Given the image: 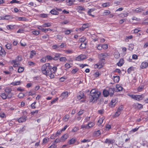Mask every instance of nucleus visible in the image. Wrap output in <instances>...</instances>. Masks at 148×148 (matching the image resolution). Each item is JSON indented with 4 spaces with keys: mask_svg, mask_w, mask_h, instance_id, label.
Listing matches in <instances>:
<instances>
[{
    "mask_svg": "<svg viewBox=\"0 0 148 148\" xmlns=\"http://www.w3.org/2000/svg\"><path fill=\"white\" fill-rule=\"evenodd\" d=\"M52 66L49 63H47L43 65L41 68L42 73L43 74L47 76L48 73L51 70Z\"/></svg>",
    "mask_w": 148,
    "mask_h": 148,
    "instance_id": "2",
    "label": "nucleus"
},
{
    "mask_svg": "<svg viewBox=\"0 0 148 148\" xmlns=\"http://www.w3.org/2000/svg\"><path fill=\"white\" fill-rule=\"evenodd\" d=\"M110 13V11L109 10H105L104 12L103 13V15H107Z\"/></svg>",
    "mask_w": 148,
    "mask_h": 148,
    "instance_id": "35",
    "label": "nucleus"
},
{
    "mask_svg": "<svg viewBox=\"0 0 148 148\" xmlns=\"http://www.w3.org/2000/svg\"><path fill=\"white\" fill-rule=\"evenodd\" d=\"M79 69L77 68H75V69H73L71 71V73L73 74H75L78 71Z\"/></svg>",
    "mask_w": 148,
    "mask_h": 148,
    "instance_id": "30",
    "label": "nucleus"
},
{
    "mask_svg": "<svg viewBox=\"0 0 148 148\" xmlns=\"http://www.w3.org/2000/svg\"><path fill=\"white\" fill-rule=\"evenodd\" d=\"M66 69H68L71 68V66L70 64L68 63H66L64 65Z\"/></svg>",
    "mask_w": 148,
    "mask_h": 148,
    "instance_id": "55",
    "label": "nucleus"
},
{
    "mask_svg": "<svg viewBox=\"0 0 148 148\" xmlns=\"http://www.w3.org/2000/svg\"><path fill=\"white\" fill-rule=\"evenodd\" d=\"M59 60L61 62H65L67 60V59L65 57H62L60 58Z\"/></svg>",
    "mask_w": 148,
    "mask_h": 148,
    "instance_id": "36",
    "label": "nucleus"
},
{
    "mask_svg": "<svg viewBox=\"0 0 148 148\" xmlns=\"http://www.w3.org/2000/svg\"><path fill=\"white\" fill-rule=\"evenodd\" d=\"M50 12L53 15H58L59 14V12L54 9L51 10Z\"/></svg>",
    "mask_w": 148,
    "mask_h": 148,
    "instance_id": "16",
    "label": "nucleus"
},
{
    "mask_svg": "<svg viewBox=\"0 0 148 148\" xmlns=\"http://www.w3.org/2000/svg\"><path fill=\"white\" fill-rule=\"evenodd\" d=\"M116 91L117 92L122 91L123 89V88L119 84L116 85Z\"/></svg>",
    "mask_w": 148,
    "mask_h": 148,
    "instance_id": "17",
    "label": "nucleus"
},
{
    "mask_svg": "<svg viewBox=\"0 0 148 148\" xmlns=\"http://www.w3.org/2000/svg\"><path fill=\"white\" fill-rule=\"evenodd\" d=\"M86 40V38L84 37H83L81 38H80L79 39V41L81 42L82 43L84 42V41H85Z\"/></svg>",
    "mask_w": 148,
    "mask_h": 148,
    "instance_id": "37",
    "label": "nucleus"
},
{
    "mask_svg": "<svg viewBox=\"0 0 148 148\" xmlns=\"http://www.w3.org/2000/svg\"><path fill=\"white\" fill-rule=\"evenodd\" d=\"M21 82L20 81H18L12 82L11 84L13 86H16L19 85L21 84Z\"/></svg>",
    "mask_w": 148,
    "mask_h": 148,
    "instance_id": "24",
    "label": "nucleus"
},
{
    "mask_svg": "<svg viewBox=\"0 0 148 148\" xmlns=\"http://www.w3.org/2000/svg\"><path fill=\"white\" fill-rule=\"evenodd\" d=\"M89 27V25L88 23L84 24L83 25V28L86 29Z\"/></svg>",
    "mask_w": 148,
    "mask_h": 148,
    "instance_id": "40",
    "label": "nucleus"
},
{
    "mask_svg": "<svg viewBox=\"0 0 148 148\" xmlns=\"http://www.w3.org/2000/svg\"><path fill=\"white\" fill-rule=\"evenodd\" d=\"M77 96V99L79 100L82 98H84L85 97L84 93L82 92H80Z\"/></svg>",
    "mask_w": 148,
    "mask_h": 148,
    "instance_id": "8",
    "label": "nucleus"
},
{
    "mask_svg": "<svg viewBox=\"0 0 148 148\" xmlns=\"http://www.w3.org/2000/svg\"><path fill=\"white\" fill-rule=\"evenodd\" d=\"M25 95L24 93L21 92L18 95V97L20 98H23Z\"/></svg>",
    "mask_w": 148,
    "mask_h": 148,
    "instance_id": "41",
    "label": "nucleus"
},
{
    "mask_svg": "<svg viewBox=\"0 0 148 148\" xmlns=\"http://www.w3.org/2000/svg\"><path fill=\"white\" fill-rule=\"evenodd\" d=\"M134 106L137 107V108L139 109H141L143 108V106L142 105L138 103H134Z\"/></svg>",
    "mask_w": 148,
    "mask_h": 148,
    "instance_id": "23",
    "label": "nucleus"
},
{
    "mask_svg": "<svg viewBox=\"0 0 148 148\" xmlns=\"http://www.w3.org/2000/svg\"><path fill=\"white\" fill-rule=\"evenodd\" d=\"M36 54V52L35 51L32 50L30 52V58H32Z\"/></svg>",
    "mask_w": 148,
    "mask_h": 148,
    "instance_id": "34",
    "label": "nucleus"
},
{
    "mask_svg": "<svg viewBox=\"0 0 148 148\" xmlns=\"http://www.w3.org/2000/svg\"><path fill=\"white\" fill-rule=\"evenodd\" d=\"M51 26V24L49 23H44L42 25V26L44 27H49Z\"/></svg>",
    "mask_w": 148,
    "mask_h": 148,
    "instance_id": "39",
    "label": "nucleus"
},
{
    "mask_svg": "<svg viewBox=\"0 0 148 148\" xmlns=\"http://www.w3.org/2000/svg\"><path fill=\"white\" fill-rule=\"evenodd\" d=\"M46 58L49 60H53V57L49 55L47 56L46 57Z\"/></svg>",
    "mask_w": 148,
    "mask_h": 148,
    "instance_id": "52",
    "label": "nucleus"
},
{
    "mask_svg": "<svg viewBox=\"0 0 148 148\" xmlns=\"http://www.w3.org/2000/svg\"><path fill=\"white\" fill-rule=\"evenodd\" d=\"M134 70V67L132 66L130 67L127 70V72L128 73H131L132 71Z\"/></svg>",
    "mask_w": 148,
    "mask_h": 148,
    "instance_id": "49",
    "label": "nucleus"
},
{
    "mask_svg": "<svg viewBox=\"0 0 148 148\" xmlns=\"http://www.w3.org/2000/svg\"><path fill=\"white\" fill-rule=\"evenodd\" d=\"M71 32H72V31L68 29L64 31V32L65 34L68 35L70 34Z\"/></svg>",
    "mask_w": 148,
    "mask_h": 148,
    "instance_id": "44",
    "label": "nucleus"
},
{
    "mask_svg": "<svg viewBox=\"0 0 148 148\" xmlns=\"http://www.w3.org/2000/svg\"><path fill=\"white\" fill-rule=\"evenodd\" d=\"M113 79L114 83H118L120 77L119 76H114Z\"/></svg>",
    "mask_w": 148,
    "mask_h": 148,
    "instance_id": "11",
    "label": "nucleus"
},
{
    "mask_svg": "<svg viewBox=\"0 0 148 148\" xmlns=\"http://www.w3.org/2000/svg\"><path fill=\"white\" fill-rule=\"evenodd\" d=\"M51 69H52L53 71H52L53 73L56 72L57 70V68L56 66L52 67Z\"/></svg>",
    "mask_w": 148,
    "mask_h": 148,
    "instance_id": "56",
    "label": "nucleus"
},
{
    "mask_svg": "<svg viewBox=\"0 0 148 148\" xmlns=\"http://www.w3.org/2000/svg\"><path fill=\"white\" fill-rule=\"evenodd\" d=\"M86 43L85 42L82 43L79 47V48L81 49L85 48L86 47Z\"/></svg>",
    "mask_w": 148,
    "mask_h": 148,
    "instance_id": "26",
    "label": "nucleus"
},
{
    "mask_svg": "<svg viewBox=\"0 0 148 148\" xmlns=\"http://www.w3.org/2000/svg\"><path fill=\"white\" fill-rule=\"evenodd\" d=\"M93 75L95 77L97 78L99 76V72H96Z\"/></svg>",
    "mask_w": 148,
    "mask_h": 148,
    "instance_id": "58",
    "label": "nucleus"
},
{
    "mask_svg": "<svg viewBox=\"0 0 148 148\" xmlns=\"http://www.w3.org/2000/svg\"><path fill=\"white\" fill-rule=\"evenodd\" d=\"M6 53L4 49L0 46V56L2 57L4 56L5 55Z\"/></svg>",
    "mask_w": 148,
    "mask_h": 148,
    "instance_id": "7",
    "label": "nucleus"
},
{
    "mask_svg": "<svg viewBox=\"0 0 148 148\" xmlns=\"http://www.w3.org/2000/svg\"><path fill=\"white\" fill-rule=\"evenodd\" d=\"M68 137L69 136L68 134H64L61 137V141H64L68 138Z\"/></svg>",
    "mask_w": 148,
    "mask_h": 148,
    "instance_id": "12",
    "label": "nucleus"
},
{
    "mask_svg": "<svg viewBox=\"0 0 148 148\" xmlns=\"http://www.w3.org/2000/svg\"><path fill=\"white\" fill-rule=\"evenodd\" d=\"M76 141V140L75 138H72L69 140L68 143L69 145H72L74 144L75 142Z\"/></svg>",
    "mask_w": 148,
    "mask_h": 148,
    "instance_id": "15",
    "label": "nucleus"
},
{
    "mask_svg": "<svg viewBox=\"0 0 148 148\" xmlns=\"http://www.w3.org/2000/svg\"><path fill=\"white\" fill-rule=\"evenodd\" d=\"M121 114L120 111H119L118 110L115 113V117L118 116Z\"/></svg>",
    "mask_w": 148,
    "mask_h": 148,
    "instance_id": "59",
    "label": "nucleus"
},
{
    "mask_svg": "<svg viewBox=\"0 0 148 148\" xmlns=\"http://www.w3.org/2000/svg\"><path fill=\"white\" fill-rule=\"evenodd\" d=\"M70 116L68 114H66L63 118V120L65 122L67 121L69 118Z\"/></svg>",
    "mask_w": 148,
    "mask_h": 148,
    "instance_id": "19",
    "label": "nucleus"
},
{
    "mask_svg": "<svg viewBox=\"0 0 148 148\" xmlns=\"http://www.w3.org/2000/svg\"><path fill=\"white\" fill-rule=\"evenodd\" d=\"M5 91V92L7 93V94H11L12 90L10 88H6Z\"/></svg>",
    "mask_w": 148,
    "mask_h": 148,
    "instance_id": "33",
    "label": "nucleus"
},
{
    "mask_svg": "<svg viewBox=\"0 0 148 148\" xmlns=\"http://www.w3.org/2000/svg\"><path fill=\"white\" fill-rule=\"evenodd\" d=\"M86 58V56L84 55H81L79 56L76 58V60L80 61L84 60Z\"/></svg>",
    "mask_w": 148,
    "mask_h": 148,
    "instance_id": "5",
    "label": "nucleus"
},
{
    "mask_svg": "<svg viewBox=\"0 0 148 148\" xmlns=\"http://www.w3.org/2000/svg\"><path fill=\"white\" fill-rule=\"evenodd\" d=\"M101 94V92L94 89L92 90L90 92L89 97V101L93 103L96 102L98 99L100 97Z\"/></svg>",
    "mask_w": 148,
    "mask_h": 148,
    "instance_id": "1",
    "label": "nucleus"
},
{
    "mask_svg": "<svg viewBox=\"0 0 148 148\" xmlns=\"http://www.w3.org/2000/svg\"><path fill=\"white\" fill-rule=\"evenodd\" d=\"M52 31V29L50 28H48L46 29H44L43 28V29H42V31L45 32H46L48 31Z\"/></svg>",
    "mask_w": 148,
    "mask_h": 148,
    "instance_id": "42",
    "label": "nucleus"
},
{
    "mask_svg": "<svg viewBox=\"0 0 148 148\" xmlns=\"http://www.w3.org/2000/svg\"><path fill=\"white\" fill-rule=\"evenodd\" d=\"M143 11V9L140 8H136L134 10V12L136 13L140 12Z\"/></svg>",
    "mask_w": 148,
    "mask_h": 148,
    "instance_id": "27",
    "label": "nucleus"
},
{
    "mask_svg": "<svg viewBox=\"0 0 148 148\" xmlns=\"http://www.w3.org/2000/svg\"><path fill=\"white\" fill-rule=\"evenodd\" d=\"M49 139L48 138H44L43 141V143H46L49 141Z\"/></svg>",
    "mask_w": 148,
    "mask_h": 148,
    "instance_id": "46",
    "label": "nucleus"
},
{
    "mask_svg": "<svg viewBox=\"0 0 148 148\" xmlns=\"http://www.w3.org/2000/svg\"><path fill=\"white\" fill-rule=\"evenodd\" d=\"M52 48L53 49H58V48H59V46H58L57 45H53L52 46Z\"/></svg>",
    "mask_w": 148,
    "mask_h": 148,
    "instance_id": "62",
    "label": "nucleus"
},
{
    "mask_svg": "<svg viewBox=\"0 0 148 148\" xmlns=\"http://www.w3.org/2000/svg\"><path fill=\"white\" fill-rule=\"evenodd\" d=\"M56 147L57 146L54 144L50 146L49 148H56Z\"/></svg>",
    "mask_w": 148,
    "mask_h": 148,
    "instance_id": "64",
    "label": "nucleus"
},
{
    "mask_svg": "<svg viewBox=\"0 0 148 148\" xmlns=\"http://www.w3.org/2000/svg\"><path fill=\"white\" fill-rule=\"evenodd\" d=\"M130 97L133 99L137 101H139L142 99V95H132Z\"/></svg>",
    "mask_w": 148,
    "mask_h": 148,
    "instance_id": "4",
    "label": "nucleus"
},
{
    "mask_svg": "<svg viewBox=\"0 0 148 148\" xmlns=\"http://www.w3.org/2000/svg\"><path fill=\"white\" fill-rule=\"evenodd\" d=\"M51 70L48 73L47 75H49L51 79L53 78L54 77L53 74Z\"/></svg>",
    "mask_w": 148,
    "mask_h": 148,
    "instance_id": "21",
    "label": "nucleus"
},
{
    "mask_svg": "<svg viewBox=\"0 0 148 148\" xmlns=\"http://www.w3.org/2000/svg\"><path fill=\"white\" fill-rule=\"evenodd\" d=\"M116 99L113 98L112 99L110 103V106L111 107H113L116 104L115 103L116 102Z\"/></svg>",
    "mask_w": 148,
    "mask_h": 148,
    "instance_id": "14",
    "label": "nucleus"
},
{
    "mask_svg": "<svg viewBox=\"0 0 148 148\" xmlns=\"http://www.w3.org/2000/svg\"><path fill=\"white\" fill-rule=\"evenodd\" d=\"M24 71L23 67H19L18 68V73H21Z\"/></svg>",
    "mask_w": 148,
    "mask_h": 148,
    "instance_id": "45",
    "label": "nucleus"
},
{
    "mask_svg": "<svg viewBox=\"0 0 148 148\" xmlns=\"http://www.w3.org/2000/svg\"><path fill=\"white\" fill-rule=\"evenodd\" d=\"M115 90L114 88H110L108 90L109 94L110 96L112 97L113 96Z\"/></svg>",
    "mask_w": 148,
    "mask_h": 148,
    "instance_id": "9",
    "label": "nucleus"
},
{
    "mask_svg": "<svg viewBox=\"0 0 148 148\" xmlns=\"http://www.w3.org/2000/svg\"><path fill=\"white\" fill-rule=\"evenodd\" d=\"M84 110H80V111L78 112L77 114L78 116H80L82 115L83 113Z\"/></svg>",
    "mask_w": 148,
    "mask_h": 148,
    "instance_id": "53",
    "label": "nucleus"
},
{
    "mask_svg": "<svg viewBox=\"0 0 148 148\" xmlns=\"http://www.w3.org/2000/svg\"><path fill=\"white\" fill-rule=\"evenodd\" d=\"M35 92L34 91H30L28 92L29 95H33L35 94Z\"/></svg>",
    "mask_w": 148,
    "mask_h": 148,
    "instance_id": "54",
    "label": "nucleus"
},
{
    "mask_svg": "<svg viewBox=\"0 0 148 148\" xmlns=\"http://www.w3.org/2000/svg\"><path fill=\"white\" fill-rule=\"evenodd\" d=\"M61 54L59 53H56L54 56V57H53V60H57L60 58Z\"/></svg>",
    "mask_w": 148,
    "mask_h": 148,
    "instance_id": "13",
    "label": "nucleus"
},
{
    "mask_svg": "<svg viewBox=\"0 0 148 148\" xmlns=\"http://www.w3.org/2000/svg\"><path fill=\"white\" fill-rule=\"evenodd\" d=\"M148 66V63L144 61L141 64L140 67L142 69H145Z\"/></svg>",
    "mask_w": 148,
    "mask_h": 148,
    "instance_id": "10",
    "label": "nucleus"
},
{
    "mask_svg": "<svg viewBox=\"0 0 148 148\" xmlns=\"http://www.w3.org/2000/svg\"><path fill=\"white\" fill-rule=\"evenodd\" d=\"M95 125V123L92 122H90L87 124L88 127V128L90 127H93Z\"/></svg>",
    "mask_w": 148,
    "mask_h": 148,
    "instance_id": "31",
    "label": "nucleus"
},
{
    "mask_svg": "<svg viewBox=\"0 0 148 148\" xmlns=\"http://www.w3.org/2000/svg\"><path fill=\"white\" fill-rule=\"evenodd\" d=\"M0 117L1 118H4L6 117L5 114L3 113H0Z\"/></svg>",
    "mask_w": 148,
    "mask_h": 148,
    "instance_id": "61",
    "label": "nucleus"
},
{
    "mask_svg": "<svg viewBox=\"0 0 148 148\" xmlns=\"http://www.w3.org/2000/svg\"><path fill=\"white\" fill-rule=\"evenodd\" d=\"M124 63V60L123 59H120L119 62L117 63V65L120 66H121Z\"/></svg>",
    "mask_w": 148,
    "mask_h": 148,
    "instance_id": "18",
    "label": "nucleus"
},
{
    "mask_svg": "<svg viewBox=\"0 0 148 148\" xmlns=\"http://www.w3.org/2000/svg\"><path fill=\"white\" fill-rule=\"evenodd\" d=\"M144 87L143 86H140L137 89L138 91V92L141 91L142 89Z\"/></svg>",
    "mask_w": 148,
    "mask_h": 148,
    "instance_id": "57",
    "label": "nucleus"
},
{
    "mask_svg": "<svg viewBox=\"0 0 148 148\" xmlns=\"http://www.w3.org/2000/svg\"><path fill=\"white\" fill-rule=\"evenodd\" d=\"M33 34L35 35H38L40 33V32L37 31H34L32 32Z\"/></svg>",
    "mask_w": 148,
    "mask_h": 148,
    "instance_id": "50",
    "label": "nucleus"
},
{
    "mask_svg": "<svg viewBox=\"0 0 148 148\" xmlns=\"http://www.w3.org/2000/svg\"><path fill=\"white\" fill-rule=\"evenodd\" d=\"M128 15V13H122L119 15L120 17L122 18H124L125 17L127 16Z\"/></svg>",
    "mask_w": 148,
    "mask_h": 148,
    "instance_id": "32",
    "label": "nucleus"
},
{
    "mask_svg": "<svg viewBox=\"0 0 148 148\" xmlns=\"http://www.w3.org/2000/svg\"><path fill=\"white\" fill-rule=\"evenodd\" d=\"M105 143L109 144H112L114 142L113 140H112L106 139L105 141Z\"/></svg>",
    "mask_w": 148,
    "mask_h": 148,
    "instance_id": "22",
    "label": "nucleus"
},
{
    "mask_svg": "<svg viewBox=\"0 0 148 148\" xmlns=\"http://www.w3.org/2000/svg\"><path fill=\"white\" fill-rule=\"evenodd\" d=\"M66 1L68 5L70 6L73 3V2L71 0H66Z\"/></svg>",
    "mask_w": 148,
    "mask_h": 148,
    "instance_id": "38",
    "label": "nucleus"
},
{
    "mask_svg": "<svg viewBox=\"0 0 148 148\" xmlns=\"http://www.w3.org/2000/svg\"><path fill=\"white\" fill-rule=\"evenodd\" d=\"M103 94L104 97H108L109 95L108 90H104L103 91Z\"/></svg>",
    "mask_w": 148,
    "mask_h": 148,
    "instance_id": "25",
    "label": "nucleus"
},
{
    "mask_svg": "<svg viewBox=\"0 0 148 148\" xmlns=\"http://www.w3.org/2000/svg\"><path fill=\"white\" fill-rule=\"evenodd\" d=\"M68 96V93L67 92H64L62 93L61 95V97L62 98L67 97Z\"/></svg>",
    "mask_w": 148,
    "mask_h": 148,
    "instance_id": "20",
    "label": "nucleus"
},
{
    "mask_svg": "<svg viewBox=\"0 0 148 148\" xmlns=\"http://www.w3.org/2000/svg\"><path fill=\"white\" fill-rule=\"evenodd\" d=\"M23 116L18 119V121L19 123L25 122L27 119V116L25 115L26 114V111H23Z\"/></svg>",
    "mask_w": 148,
    "mask_h": 148,
    "instance_id": "3",
    "label": "nucleus"
},
{
    "mask_svg": "<svg viewBox=\"0 0 148 148\" xmlns=\"http://www.w3.org/2000/svg\"><path fill=\"white\" fill-rule=\"evenodd\" d=\"M0 96L4 99H6L7 98V95L5 93H1L0 95Z\"/></svg>",
    "mask_w": 148,
    "mask_h": 148,
    "instance_id": "29",
    "label": "nucleus"
},
{
    "mask_svg": "<svg viewBox=\"0 0 148 148\" xmlns=\"http://www.w3.org/2000/svg\"><path fill=\"white\" fill-rule=\"evenodd\" d=\"M14 26L11 25H8L7 26V28L8 29H12L14 28Z\"/></svg>",
    "mask_w": 148,
    "mask_h": 148,
    "instance_id": "47",
    "label": "nucleus"
},
{
    "mask_svg": "<svg viewBox=\"0 0 148 148\" xmlns=\"http://www.w3.org/2000/svg\"><path fill=\"white\" fill-rule=\"evenodd\" d=\"M76 10L80 13H83L82 11L85 10V8L81 6H77L76 7Z\"/></svg>",
    "mask_w": 148,
    "mask_h": 148,
    "instance_id": "6",
    "label": "nucleus"
},
{
    "mask_svg": "<svg viewBox=\"0 0 148 148\" xmlns=\"http://www.w3.org/2000/svg\"><path fill=\"white\" fill-rule=\"evenodd\" d=\"M101 134V132L100 130L95 131L94 133V135L96 136H98Z\"/></svg>",
    "mask_w": 148,
    "mask_h": 148,
    "instance_id": "28",
    "label": "nucleus"
},
{
    "mask_svg": "<svg viewBox=\"0 0 148 148\" xmlns=\"http://www.w3.org/2000/svg\"><path fill=\"white\" fill-rule=\"evenodd\" d=\"M101 5L103 7H106L109 6V5L108 3H106L103 4Z\"/></svg>",
    "mask_w": 148,
    "mask_h": 148,
    "instance_id": "48",
    "label": "nucleus"
},
{
    "mask_svg": "<svg viewBox=\"0 0 148 148\" xmlns=\"http://www.w3.org/2000/svg\"><path fill=\"white\" fill-rule=\"evenodd\" d=\"M120 56V54L118 52H116L115 53V54L114 55V57L116 58H119Z\"/></svg>",
    "mask_w": 148,
    "mask_h": 148,
    "instance_id": "51",
    "label": "nucleus"
},
{
    "mask_svg": "<svg viewBox=\"0 0 148 148\" xmlns=\"http://www.w3.org/2000/svg\"><path fill=\"white\" fill-rule=\"evenodd\" d=\"M79 130V128L77 127H75L72 130V132H77V130Z\"/></svg>",
    "mask_w": 148,
    "mask_h": 148,
    "instance_id": "63",
    "label": "nucleus"
},
{
    "mask_svg": "<svg viewBox=\"0 0 148 148\" xmlns=\"http://www.w3.org/2000/svg\"><path fill=\"white\" fill-rule=\"evenodd\" d=\"M102 67V66L101 65H98V64H95L94 66V68L95 69L98 68L100 69Z\"/></svg>",
    "mask_w": 148,
    "mask_h": 148,
    "instance_id": "43",
    "label": "nucleus"
},
{
    "mask_svg": "<svg viewBox=\"0 0 148 148\" xmlns=\"http://www.w3.org/2000/svg\"><path fill=\"white\" fill-rule=\"evenodd\" d=\"M65 52L66 53H73L72 51L69 49L66 50Z\"/></svg>",
    "mask_w": 148,
    "mask_h": 148,
    "instance_id": "60",
    "label": "nucleus"
}]
</instances>
